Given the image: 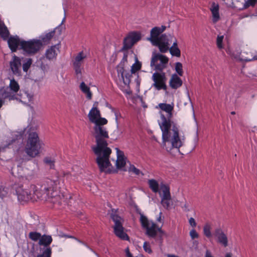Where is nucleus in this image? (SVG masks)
<instances>
[{
  "instance_id": "58",
  "label": "nucleus",
  "mask_w": 257,
  "mask_h": 257,
  "mask_svg": "<svg viewBox=\"0 0 257 257\" xmlns=\"http://www.w3.org/2000/svg\"><path fill=\"white\" fill-rule=\"evenodd\" d=\"M3 104L4 102L2 101V100H0V108L2 107Z\"/></svg>"
},
{
  "instance_id": "54",
  "label": "nucleus",
  "mask_w": 257,
  "mask_h": 257,
  "mask_svg": "<svg viewBox=\"0 0 257 257\" xmlns=\"http://www.w3.org/2000/svg\"><path fill=\"white\" fill-rule=\"evenodd\" d=\"M225 257H232V253L230 252H227L225 254Z\"/></svg>"
},
{
  "instance_id": "32",
  "label": "nucleus",
  "mask_w": 257,
  "mask_h": 257,
  "mask_svg": "<svg viewBox=\"0 0 257 257\" xmlns=\"http://www.w3.org/2000/svg\"><path fill=\"white\" fill-rule=\"evenodd\" d=\"M80 89L83 93L86 95V97L88 99L92 98V93L90 90V88L84 82H82L80 83Z\"/></svg>"
},
{
  "instance_id": "34",
  "label": "nucleus",
  "mask_w": 257,
  "mask_h": 257,
  "mask_svg": "<svg viewBox=\"0 0 257 257\" xmlns=\"http://www.w3.org/2000/svg\"><path fill=\"white\" fill-rule=\"evenodd\" d=\"M129 173L137 176L143 175L142 172L138 168H137L134 165L130 164L127 170Z\"/></svg>"
},
{
  "instance_id": "56",
  "label": "nucleus",
  "mask_w": 257,
  "mask_h": 257,
  "mask_svg": "<svg viewBox=\"0 0 257 257\" xmlns=\"http://www.w3.org/2000/svg\"><path fill=\"white\" fill-rule=\"evenodd\" d=\"M167 257H179V256L175 255L174 254H167Z\"/></svg>"
},
{
  "instance_id": "33",
  "label": "nucleus",
  "mask_w": 257,
  "mask_h": 257,
  "mask_svg": "<svg viewBox=\"0 0 257 257\" xmlns=\"http://www.w3.org/2000/svg\"><path fill=\"white\" fill-rule=\"evenodd\" d=\"M212 225L209 223H206L204 224L203 228V231L204 235L208 238H210L212 236L211 233Z\"/></svg>"
},
{
  "instance_id": "31",
  "label": "nucleus",
  "mask_w": 257,
  "mask_h": 257,
  "mask_svg": "<svg viewBox=\"0 0 257 257\" xmlns=\"http://www.w3.org/2000/svg\"><path fill=\"white\" fill-rule=\"evenodd\" d=\"M148 184L151 189L155 193L159 192L160 188V183L155 179H150L148 181Z\"/></svg>"
},
{
  "instance_id": "25",
  "label": "nucleus",
  "mask_w": 257,
  "mask_h": 257,
  "mask_svg": "<svg viewBox=\"0 0 257 257\" xmlns=\"http://www.w3.org/2000/svg\"><path fill=\"white\" fill-rule=\"evenodd\" d=\"M241 59L245 61L257 60V52L254 50L243 52L241 53Z\"/></svg>"
},
{
  "instance_id": "19",
  "label": "nucleus",
  "mask_w": 257,
  "mask_h": 257,
  "mask_svg": "<svg viewBox=\"0 0 257 257\" xmlns=\"http://www.w3.org/2000/svg\"><path fill=\"white\" fill-rule=\"evenodd\" d=\"M10 66L14 75L18 76H21L22 63L20 58L14 55L10 62Z\"/></svg>"
},
{
  "instance_id": "47",
  "label": "nucleus",
  "mask_w": 257,
  "mask_h": 257,
  "mask_svg": "<svg viewBox=\"0 0 257 257\" xmlns=\"http://www.w3.org/2000/svg\"><path fill=\"white\" fill-rule=\"evenodd\" d=\"M188 222L190 225L193 228H194L197 225L195 219L193 217H190L188 220Z\"/></svg>"
},
{
  "instance_id": "50",
  "label": "nucleus",
  "mask_w": 257,
  "mask_h": 257,
  "mask_svg": "<svg viewBox=\"0 0 257 257\" xmlns=\"http://www.w3.org/2000/svg\"><path fill=\"white\" fill-rule=\"evenodd\" d=\"M63 176L64 177H66L67 179H69L71 178V175L69 172H63Z\"/></svg>"
},
{
  "instance_id": "23",
  "label": "nucleus",
  "mask_w": 257,
  "mask_h": 257,
  "mask_svg": "<svg viewBox=\"0 0 257 257\" xmlns=\"http://www.w3.org/2000/svg\"><path fill=\"white\" fill-rule=\"evenodd\" d=\"M170 39H173V43L172 46L170 48H169L168 50H169L172 55L176 57H180L181 55V52L178 47L177 40L176 38L173 35L170 34L169 40Z\"/></svg>"
},
{
  "instance_id": "27",
  "label": "nucleus",
  "mask_w": 257,
  "mask_h": 257,
  "mask_svg": "<svg viewBox=\"0 0 257 257\" xmlns=\"http://www.w3.org/2000/svg\"><path fill=\"white\" fill-rule=\"evenodd\" d=\"M169 84L171 88L177 89L182 85V81L177 74H174L171 76L169 81Z\"/></svg>"
},
{
  "instance_id": "43",
  "label": "nucleus",
  "mask_w": 257,
  "mask_h": 257,
  "mask_svg": "<svg viewBox=\"0 0 257 257\" xmlns=\"http://www.w3.org/2000/svg\"><path fill=\"white\" fill-rule=\"evenodd\" d=\"M224 39V36H218L216 40V44L217 47L221 49L224 48V46L223 45V40Z\"/></svg>"
},
{
  "instance_id": "48",
  "label": "nucleus",
  "mask_w": 257,
  "mask_h": 257,
  "mask_svg": "<svg viewBox=\"0 0 257 257\" xmlns=\"http://www.w3.org/2000/svg\"><path fill=\"white\" fill-rule=\"evenodd\" d=\"M41 60H42L41 59ZM40 67L43 71H47L49 69V65L47 64H45L43 61H41Z\"/></svg>"
},
{
  "instance_id": "61",
  "label": "nucleus",
  "mask_w": 257,
  "mask_h": 257,
  "mask_svg": "<svg viewBox=\"0 0 257 257\" xmlns=\"http://www.w3.org/2000/svg\"><path fill=\"white\" fill-rule=\"evenodd\" d=\"M98 104V102H95L94 104H93V107H95V106H96Z\"/></svg>"
},
{
  "instance_id": "1",
  "label": "nucleus",
  "mask_w": 257,
  "mask_h": 257,
  "mask_svg": "<svg viewBox=\"0 0 257 257\" xmlns=\"http://www.w3.org/2000/svg\"><path fill=\"white\" fill-rule=\"evenodd\" d=\"M174 107L173 103H162L158 105L161 109L158 123L162 132L161 147L170 154L179 152L186 140L185 134L180 126L171 120Z\"/></svg>"
},
{
  "instance_id": "59",
  "label": "nucleus",
  "mask_w": 257,
  "mask_h": 257,
  "mask_svg": "<svg viewBox=\"0 0 257 257\" xmlns=\"http://www.w3.org/2000/svg\"><path fill=\"white\" fill-rule=\"evenodd\" d=\"M115 120H116V125H117V123H119L118 121V118H117V116H116Z\"/></svg>"
},
{
  "instance_id": "36",
  "label": "nucleus",
  "mask_w": 257,
  "mask_h": 257,
  "mask_svg": "<svg viewBox=\"0 0 257 257\" xmlns=\"http://www.w3.org/2000/svg\"><path fill=\"white\" fill-rule=\"evenodd\" d=\"M10 88V89L13 91L14 92H17L20 89V86L18 82L13 79L11 80Z\"/></svg>"
},
{
  "instance_id": "51",
  "label": "nucleus",
  "mask_w": 257,
  "mask_h": 257,
  "mask_svg": "<svg viewBox=\"0 0 257 257\" xmlns=\"http://www.w3.org/2000/svg\"><path fill=\"white\" fill-rule=\"evenodd\" d=\"M204 257H214V256L209 250H207L205 252V254Z\"/></svg>"
},
{
  "instance_id": "64",
  "label": "nucleus",
  "mask_w": 257,
  "mask_h": 257,
  "mask_svg": "<svg viewBox=\"0 0 257 257\" xmlns=\"http://www.w3.org/2000/svg\"><path fill=\"white\" fill-rule=\"evenodd\" d=\"M55 200H54V201H53V200H52V202H55Z\"/></svg>"
},
{
  "instance_id": "60",
  "label": "nucleus",
  "mask_w": 257,
  "mask_h": 257,
  "mask_svg": "<svg viewBox=\"0 0 257 257\" xmlns=\"http://www.w3.org/2000/svg\"><path fill=\"white\" fill-rule=\"evenodd\" d=\"M22 159L23 160H27L26 156H24V157L22 158Z\"/></svg>"
},
{
  "instance_id": "12",
  "label": "nucleus",
  "mask_w": 257,
  "mask_h": 257,
  "mask_svg": "<svg viewBox=\"0 0 257 257\" xmlns=\"http://www.w3.org/2000/svg\"><path fill=\"white\" fill-rule=\"evenodd\" d=\"M23 133L18 132H15L13 135L12 139L8 142L5 148H13L14 150H17L18 154L20 155L21 153L23 152L20 149L23 145Z\"/></svg>"
},
{
  "instance_id": "42",
  "label": "nucleus",
  "mask_w": 257,
  "mask_h": 257,
  "mask_svg": "<svg viewBox=\"0 0 257 257\" xmlns=\"http://www.w3.org/2000/svg\"><path fill=\"white\" fill-rule=\"evenodd\" d=\"M8 193V189L0 184V198L3 199L7 196Z\"/></svg>"
},
{
  "instance_id": "4",
  "label": "nucleus",
  "mask_w": 257,
  "mask_h": 257,
  "mask_svg": "<svg viewBox=\"0 0 257 257\" xmlns=\"http://www.w3.org/2000/svg\"><path fill=\"white\" fill-rule=\"evenodd\" d=\"M59 183L58 180H52L47 178L37 186L31 185L30 188L33 190L34 196H36L40 200L46 201L49 199H55L56 200L60 198L58 190Z\"/></svg>"
},
{
  "instance_id": "35",
  "label": "nucleus",
  "mask_w": 257,
  "mask_h": 257,
  "mask_svg": "<svg viewBox=\"0 0 257 257\" xmlns=\"http://www.w3.org/2000/svg\"><path fill=\"white\" fill-rule=\"evenodd\" d=\"M161 203L165 208L168 209L171 205V196L161 198Z\"/></svg>"
},
{
  "instance_id": "28",
  "label": "nucleus",
  "mask_w": 257,
  "mask_h": 257,
  "mask_svg": "<svg viewBox=\"0 0 257 257\" xmlns=\"http://www.w3.org/2000/svg\"><path fill=\"white\" fill-rule=\"evenodd\" d=\"M159 193L161 198L171 196L170 188L169 186L163 183H160V188L159 190Z\"/></svg>"
},
{
  "instance_id": "30",
  "label": "nucleus",
  "mask_w": 257,
  "mask_h": 257,
  "mask_svg": "<svg viewBox=\"0 0 257 257\" xmlns=\"http://www.w3.org/2000/svg\"><path fill=\"white\" fill-rule=\"evenodd\" d=\"M55 34V29L46 34L45 35H42L40 37V39L43 45L48 44Z\"/></svg>"
},
{
  "instance_id": "15",
  "label": "nucleus",
  "mask_w": 257,
  "mask_h": 257,
  "mask_svg": "<svg viewBox=\"0 0 257 257\" xmlns=\"http://www.w3.org/2000/svg\"><path fill=\"white\" fill-rule=\"evenodd\" d=\"M116 159L115 160V169H113V173L118 171H126L125 167L127 161V157L125 155L123 151L115 148Z\"/></svg>"
},
{
  "instance_id": "2",
  "label": "nucleus",
  "mask_w": 257,
  "mask_h": 257,
  "mask_svg": "<svg viewBox=\"0 0 257 257\" xmlns=\"http://www.w3.org/2000/svg\"><path fill=\"white\" fill-rule=\"evenodd\" d=\"M105 124L100 123L95 124L94 127V137L96 145L91 147V149L96 156L95 161L100 172L110 174L111 166L109 158L111 154V149L108 147L107 139L109 136L106 128L103 126Z\"/></svg>"
},
{
  "instance_id": "39",
  "label": "nucleus",
  "mask_w": 257,
  "mask_h": 257,
  "mask_svg": "<svg viewBox=\"0 0 257 257\" xmlns=\"http://www.w3.org/2000/svg\"><path fill=\"white\" fill-rule=\"evenodd\" d=\"M175 69L176 73L179 76H182L183 74V65L180 62H176L175 64Z\"/></svg>"
},
{
  "instance_id": "55",
  "label": "nucleus",
  "mask_w": 257,
  "mask_h": 257,
  "mask_svg": "<svg viewBox=\"0 0 257 257\" xmlns=\"http://www.w3.org/2000/svg\"><path fill=\"white\" fill-rule=\"evenodd\" d=\"M140 82H141V81L140 79H138L137 80H136V84H137V85L138 87H139L140 85Z\"/></svg>"
},
{
  "instance_id": "16",
  "label": "nucleus",
  "mask_w": 257,
  "mask_h": 257,
  "mask_svg": "<svg viewBox=\"0 0 257 257\" xmlns=\"http://www.w3.org/2000/svg\"><path fill=\"white\" fill-rule=\"evenodd\" d=\"M141 38V35L140 33L132 32L129 33L123 40L122 50L131 48Z\"/></svg>"
},
{
  "instance_id": "45",
  "label": "nucleus",
  "mask_w": 257,
  "mask_h": 257,
  "mask_svg": "<svg viewBox=\"0 0 257 257\" xmlns=\"http://www.w3.org/2000/svg\"><path fill=\"white\" fill-rule=\"evenodd\" d=\"M190 236L192 239L197 238L199 237V234L194 228L191 229L189 232Z\"/></svg>"
},
{
  "instance_id": "38",
  "label": "nucleus",
  "mask_w": 257,
  "mask_h": 257,
  "mask_svg": "<svg viewBox=\"0 0 257 257\" xmlns=\"http://www.w3.org/2000/svg\"><path fill=\"white\" fill-rule=\"evenodd\" d=\"M33 62L31 58H28L26 60V62L23 64L22 67L24 72H27L30 68Z\"/></svg>"
},
{
  "instance_id": "7",
  "label": "nucleus",
  "mask_w": 257,
  "mask_h": 257,
  "mask_svg": "<svg viewBox=\"0 0 257 257\" xmlns=\"http://www.w3.org/2000/svg\"><path fill=\"white\" fill-rule=\"evenodd\" d=\"M124 219L121 213L117 210L113 212V229L115 234L119 238L124 240H129V237L123 227Z\"/></svg>"
},
{
  "instance_id": "22",
  "label": "nucleus",
  "mask_w": 257,
  "mask_h": 257,
  "mask_svg": "<svg viewBox=\"0 0 257 257\" xmlns=\"http://www.w3.org/2000/svg\"><path fill=\"white\" fill-rule=\"evenodd\" d=\"M59 44L54 45L51 46L46 51L45 56L49 60H56L58 53L59 52Z\"/></svg>"
},
{
  "instance_id": "62",
  "label": "nucleus",
  "mask_w": 257,
  "mask_h": 257,
  "mask_svg": "<svg viewBox=\"0 0 257 257\" xmlns=\"http://www.w3.org/2000/svg\"><path fill=\"white\" fill-rule=\"evenodd\" d=\"M64 21H65V18L63 19V21H62V23H61V25H62V23L64 22Z\"/></svg>"
},
{
  "instance_id": "37",
  "label": "nucleus",
  "mask_w": 257,
  "mask_h": 257,
  "mask_svg": "<svg viewBox=\"0 0 257 257\" xmlns=\"http://www.w3.org/2000/svg\"><path fill=\"white\" fill-rule=\"evenodd\" d=\"M41 234L39 232L32 231L29 234V238L33 241H37L39 240L41 237Z\"/></svg>"
},
{
  "instance_id": "52",
  "label": "nucleus",
  "mask_w": 257,
  "mask_h": 257,
  "mask_svg": "<svg viewBox=\"0 0 257 257\" xmlns=\"http://www.w3.org/2000/svg\"><path fill=\"white\" fill-rule=\"evenodd\" d=\"M162 213L161 212H160L159 213V217H157V220L158 222L163 223V221H162Z\"/></svg>"
},
{
  "instance_id": "20",
  "label": "nucleus",
  "mask_w": 257,
  "mask_h": 257,
  "mask_svg": "<svg viewBox=\"0 0 257 257\" xmlns=\"http://www.w3.org/2000/svg\"><path fill=\"white\" fill-rule=\"evenodd\" d=\"M9 48L12 52H15L19 49H21V44L23 40H21L19 36H11L7 40Z\"/></svg>"
},
{
  "instance_id": "8",
  "label": "nucleus",
  "mask_w": 257,
  "mask_h": 257,
  "mask_svg": "<svg viewBox=\"0 0 257 257\" xmlns=\"http://www.w3.org/2000/svg\"><path fill=\"white\" fill-rule=\"evenodd\" d=\"M139 220L142 228L145 230L146 234L152 237H155L161 229L152 220H150L143 213H140Z\"/></svg>"
},
{
  "instance_id": "5",
  "label": "nucleus",
  "mask_w": 257,
  "mask_h": 257,
  "mask_svg": "<svg viewBox=\"0 0 257 257\" xmlns=\"http://www.w3.org/2000/svg\"><path fill=\"white\" fill-rule=\"evenodd\" d=\"M166 29L165 26L155 27L150 31V37L148 40L154 46L158 47L162 53H166L168 51L169 44V35L162 34Z\"/></svg>"
},
{
  "instance_id": "57",
  "label": "nucleus",
  "mask_w": 257,
  "mask_h": 257,
  "mask_svg": "<svg viewBox=\"0 0 257 257\" xmlns=\"http://www.w3.org/2000/svg\"><path fill=\"white\" fill-rule=\"evenodd\" d=\"M253 132L257 133V126H254L253 127Z\"/></svg>"
},
{
  "instance_id": "26",
  "label": "nucleus",
  "mask_w": 257,
  "mask_h": 257,
  "mask_svg": "<svg viewBox=\"0 0 257 257\" xmlns=\"http://www.w3.org/2000/svg\"><path fill=\"white\" fill-rule=\"evenodd\" d=\"M15 95L10 92L8 88H1L0 89V100L5 103V99L8 98L9 100L15 99Z\"/></svg>"
},
{
  "instance_id": "46",
  "label": "nucleus",
  "mask_w": 257,
  "mask_h": 257,
  "mask_svg": "<svg viewBox=\"0 0 257 257\" xmlns=\"http://www.w3.org/2000/svg\"><path fill=\"white\" fill-rule=\"evenodd\" d=\"M143 248H144V250H145L146 252H148L149 253H152V249L151 248L150 245L147 242H145L144 243Z\"/></svg>"
},
{
  "instance_id": "10",
  "label": "nucleus",
  "mask_w": 257,
  "mask_h": 257,
  "mask_svg": "<svg viewBox=\"0 0 257 257\" xmlns=\"http://www.w3.org/2000/svg\"><path fill=\"white\" fill-rule=\"evenodd\" d=\"M169 60L167 56L154 52L152 53L150 66L155 70L162 71L167 67Z\"/></svg>"
},
{
  "instance_id": "9",
  "label": "nucleus",
  "mask_w": 257,
  "mask_h": 257,
  "mask_svg": "<svg viewBox=\"0 0 257 257\" xmlns=\"http://www.w3.org/2000/svg\"><path fill=\"white\" fill-rule=\"evenodd\" d=\"M42 46L43 44L40 40L33 39L28 41H23L21 49L27 55L33 56L38 53Z\"/></svg>"
},
{
  "instance_id": "53",
  "label": "nucleus",
  "mask_w": 257,
  "mask_h": 257,
  "mask_svg": "<svg viewBox=\"0 0 257 257\" xmlns=\"http://www.w3.org/2000/svg\"><path fill=\"white\" fill-rule=\"evenodd\" d=\"M107 215H109V217L110 219H112V212H110V210H108Z\"/></svg>"
},
{
  "instance_id": "24",
  "label": "nucleus",
  "mask_w": 257,
  "mask_h": 257,
  "mask_svg": "<svg viewBox=\"0 0 257 257\" xmlns=\"http://www.w3.org/2000/svg\"><path fill=\"white\" fill-rule=\"evenodd\" d=\"M124 93H125L126 96L127 98V99H131L132 101V102L134 104H135L137 107H143L144 108L147 107V105L142 97H140L138 95L136 96H133L131 90L130 96H128V95L125 92Z\"/></svg>"
},
{
  "instance_id": "41",
  "label": "nucleus",
  "mask_w": 257,
  "mask_h": 257,
  "mask_svg": "<svg viewBox=\"0 0 257 257\" xmlns=\"http://www.w3.org/2000/svg\"><path fill=\"white\" fill-rule=\"evenodd\" d=\"M123 133V130L121 126L120 125L119 123H117L116 125V128L114 131L115 136H116V139H119L122 135Z\"/></svg>"
},
{
  "instance_id": "49",
  "label": "nucleus",
  "mask_w": 257,
  "mask_h": 257,
  "mask_svg": "<svg viewBox=\"0 0 257 257\" xmlns=\"http://www.w3.org/2000/svg\"><path fill=\"white\" fill-rule=\"evenodd\" d=\"M63 236L65 237H66V238H74L75 239V240H77L78 242H79L80 243H82L83 244L86 245V244L83 241H82L81 240H79V239L77 238L76 237L73 236H71V235H67V234H64L63 235Z\"/></svg>"
},
{
  "instance_id": "11",
  "label": "nucleus",
  "mask_w": 257,
  "mask_h": 257,
  "mask_svg": "<svg viewBox=\"0 0 257 257\" xmlns=\"http://www.w3.org/2000/svg\"><path fill=\"white\" fill-rule=\"evenodd\" d=\"M53 239L51 235L46 234L41 235L38 243L39 245L44 246V247L41 248L42 253L38 255L37 257H51L52 249L50 245Z\"/></svg>"
},
{
  "instance_id": "44",
  "label": "nucleus",
  "mask_w": 257,
  "mask_h": 257,
  "mask_svg": "<svg viewBox=\"0 0 257 257\" xmlns=\"http://www.w3.org/2000/svg\"><path fill=\"white\" fill-rule=\"evenodd\" d=\"M256 1L257 0H244V3L243 4V5L241 9H246L250 6H252L256 3Z\"/></svg>"
},
{
  "instance_id": "40",
  "label": "nucleus",
  "mask_w": 257,
  "mask_h": 257,
  "mask_svg": "<svg viewBox=\"0 0 257 257\" xmlns=\"http://www.w3.org/2000/svg\"><path fill=\"white\" fill-rule=\"evenodd\" d=\"M44 162L46 165L49 166L50 169H54L55 161L54 160L52 159L50 157H46L44 159Z\"/></svg>"
},
{
  "instance_id": "18",
  "label": "nucleus",
  "mask_w": 257,
  "mask_h": 257,
  "mask_svg": "<svg viewBox=\"0 0 257 257\" xmlns=\"http://www.w3.org/2000/svg\"><path fill=\"white\" fill-rule=\"evenodd\" d=\"M214 236L217 242L224 247L228 245V239L227 234L221 227H217L215 229Z\"/></svg>"
},
{
  "instance_id": "13",
  "label": "nucleus",
  "mask_w": 257,
  "mask_h": 257,
  "mask_svg": "<svg viewBox=\"0 0 257 257\" xmlns=\"http://www.w3.org/2000/svg\"><path fill=\"white\" fill-rule=\"evenodd\" d=\"M152 79L153 81L152 86L156 90H167V78L165 73L155 72L152 75Z\"/></svg>"
},
{
  "instance_id": "6",
  "label": "nucleus",
  "mask_w": 257,
  "mask_h": 257,
  "mask_svg": "<svg viewBox=\"0 0 257 257\" xmlns=\"http://www.w3.org/2000/svg\"><path fill=\"white\" fill-rule=\"evenodd\" d=\"M41 144L38 135L36 132L30 133L25 148V153L30 157L34 158L40 153Z\"/></svg>"
},
{
  "instance_id": "63",
  "label": "nucleus",
  "mask_w": 257,
  "mask_h": 257,
  "mask_svg": "<svg viewBox=\"0 0 257 257\" xmlns=\"http://www.w3.org/2000/svg\"><path fill=\"white\" fill-rule=\"evenodd\" d=\"M231 114H234V112H232Z\"/></svg>"
},
{
  "instance_id": "17",
  "label": "nucleus",
  "mask_w": 257,
  "mask_h": 257,
  "mask_svg": "<svg viewBox=\"0 0 257 257\" xmlns=\"http://www.w3.org/2000/svg\"><path fill=\"white\" fill-rule=\"evenodd\" d=\"M88 116L90 121L95 124L100 123L106 124L107 120L105 118L101 117L100 111L96 107H93L90 110Z\"/></svg>"
},
{
  "instance_id": "3",
  "label": "nucleus",
  "mask_w": 257,
  "mask_h": 257,
  "mask_svg": "<svg viewBox=\"0 0 257 257\" xmlns=\"http://www.w3.org/2000/svg\"><path fill=\"white\" fill-rule=\"evenodd\" d=\"M142 66V63L139 60L137 55L131 51L124 54L121 62L117 67L118 75L121 76L122 80L121 89L128 96L131 95L130 83L132 76L141 70Z\"/></svg>"
},
{
  "instance_id": "14",
  "label": "nucleus",
  "mask_w": 257,
  "mask_h": 257,
  "mask_svg": "<svg viewBox=\"0 0 257 257\" xmlns=\"http://www.w3.org/2000/svg\"><path fill=\"white\" fill-rule=\"evenodd\" d=\"M28 188H24L23 186H15L16 194L19 200L27 201L31 199H35L33 190L31 189L30 186L28 187Z\"/></svg>"
},
{
  "instance_id": "21",
  "label": "nucleus",
  "mask_w": 257,
  "mask_h": 257,
  "mask_svg": "<svg viewBox=\"0 0 257 257\" xmlns=\"http://www.w3.org/2000/svg\"><path fill=\"white\" fill-rule=\"evenodd\" d=\"M86 58L83 51L79 52L73 60V67L77 75L81 74V66L84 59Z\"/></svg>"
},
{
  "instance_id": "29",
  "label": "nucleus",
  "mask_w": 257,
  "mask_h": 257,
  "mask_svg": "<svg viewBox=\"0 0 257 257\" xmlns=\"http://www.w3.org/2000/svg\"><path fill=\"white\" fill-rule=\"evenodd\" d=\"M212 15V20L214 23L217 22L220 19L219 14V6L217 4L213 3L210 8Z\"/></svg>"
}]
</instances>
